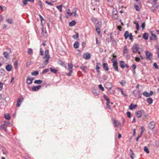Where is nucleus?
<instances>
[{"label":"nucleus","instance_id":"obj_33","mask_svg":"<svg viewBox=\"0 0 159 159\" xmlns=\"http://www.w3.org/2000/svg\"><path fill=\"white\" fill-rule=\"evenodd\" d=\"M42 81L41 80H37L34 81V83L35 84H40L42 83Z\"/></svg>","mask_w":159,"mask_h":159},{"label":"nucleus","instance_id":"obj_18","mask_svg":"<svg viewBox=\"0 0 159 159\" xmlns=\"http://www.w3.org/2000/svg\"><path fill=\"white\" fill-rule=\"evenodd\" d=\"M129 32L128 31H126L124 34V37L125 39H127L129 35Z\"/></svg>","mask_w":159,"mask_h":159},{"label":"nucleus","instance_id":"obj_35","mask_svg":"<svg viewBox=\"0 0 159 159\" xmlns=\"http://www.w3.org/2000/svg\"><path fill=\"white\" fill-rule=\"evenodd\" d=\"M143 95L145 97H149V93H148L146 91L144 92L143 93Z\"/></svg>","mask_w":159,"mask_h":159},{"label":"nucleus","instance_id":"obj_12","mask_svg":"<svg viewBox=\"0 0 159 159\" xmlns=\"http://www.w3.org/2000/svg\"><path fill=\"white\" fill-rule=\"evenodd\" d=\"M103 69L106 71H108L109 70L108 65L107 63H104L103 64Z\"/></svg>","mask_w":159,"mask_h":159},{"label":"nucleus","instance_id":"obj_38","mask_svg":"<svg viewBox=\"0 0 159 159\" xmlns=\"http://www.w3.org/2000/svg\"><path fill=\"white\" fill-rule=\"evenodd\" d=\"M39 16H40V19L41 21V23L43 24H43H45V20L44 19V18H43V17H42V16H41L40 15H39Z\"/></svg>","mask_w":159,"mask_h":159},{"label":"nucleus","instance_id":"obj_54","mask_svg":"<svg viewBox=\"0 0 159 159\" xmlns=\"http://www.w3.org/2000/svg\"><path fill=\"white\" fill-rule=\"evenodd\" d=\"M113 123L115 125V127H117L118 126L117 125V123L116 120H114L113 122Z\"/></svg>","mask_w":159,"mask_h":159},{"label":"nucleus","instance_id":"obj_29","mask_svg":"<svg viewBox=\"0 0 159 159\" xmlns=\"http://www.w3.org/2000/svg\"><path fill=\"white\" fill-rule=\"evenodd\" d=\"M80 68L85 72L86 73V69L87 68L86 66L84 65H82L80 66Z\"/></svg>","mask_w":159,"mask_h":159},{"label":"nucleus","instance_id":"obj_32","mask_svg":"<svg viewBox=\"0 0 159 159\" xmlns=\"http://www.w3.org/2000/svg\"><path fill=\"white\" fill-rule=\"evenodd\" d=\"M103 97L104 99L106 100L107 101V102H108V103L109 102H110V100L107 97V95H106L105 94H104L103 95Z\"/></svg>","mask_w":159,"mask_h":159},{"label":"nucleus","instance_id":"obj_3","mask_svg":"<svg viewBox=\"0 0 159 159\" xmlns=\"http://www.w3.org/2000/svg\"><path fill=\"white\" fill-rule=\"evenodd\" d=\"M113 68L115 71H118L119 70L118 69V63L116 59V60L115 61H113Z\"/></svg>","mask_w":159,"mask_h":159},{"label":"nucleus","instance_id":"obj_31","mask_svg":"<svg viewBox=\"0 0 159 159\" xmlns=\"http://www.w3.org/2000/svg\"><path fill=\"white\" fill-rule=\"evenodd\" d=\"M4 117L7 120H9L11 118L9 114H5Z\"/></svg>","mask_w":159,"mask_h":159},{"label":"nucleus","instance_id":"obj_40","mask_svg":"<svg viewBox=\"0 0 159 159\" xmlns=\"http://www.w3.org/2000/svg\"><path fill=\"white\" fill-rule=\"evenodd\" d=\"M136 25V29L138 31L139 30V25L138 22H135L134 23Z\"/></svg>","mask_w":159,"mask_h":159},{"label":"nucleus","instance_id":"obj_9","mask_svg":"<svg viewBox=\"0 0 159 159\" xmlns=\"http://www.w3.org/2000/svg\"><path fill=\"white\" fill-rule=\"evenodd\" d=\"M91 55L90 53L88 52L84 53L83 55V58L85 60H89L90 59Z\"/></svg>","mask_w":159,"mask_h":159},{"label":"nucleus","instance_id":"obj_8","mask_svg":"<svg viewBox=\"0 0 159 159\" xmlns=\"http://www.w3.org/2000/svg\"><path fill=\"white\" fill-rule=\"evenodd\" d=\"M23 97H21L18 98L17 103L16 105V106L17 107H19L20 106L21 104L23 101Z\"/></svg>","mask_w":159,"mask_h":159},{"label":"nucleus","instance_id":"obj_61","mask_svg":"<svg viewBox=\"0 0 159 159\" xmlns=\"http://www.w3.org/2000/svg\"><path fill=\"white\" fill-rule=\"evenodd\" d=\"M126 82L124 80H122V81L120 83L122 85H124Z\"/></svg>","mask_w":159,"mask_h":159},{"label":"nucleus","instance_id":"obj_42","mask_svg":"<svg viewBox=\"0 0 159 159\" xmlns=\"http://www.w3.org/2000/svg\"><path fill=\"white\" fill-rule=\"evenodd\" d=\"M73 37L74 39H76L77 38H78L79 37V34L78 33H76L75 35H73Z\"/></svg>","mask_w":159,"mask_h":159},{"label":"nucleus","instance_id":"obj_64","mask_svg":"<svg viewBox=\"0 0 159 159\" xmlns=\"http://www.w3.org/2000/svg\"><path fill=\"white\" fill-rule=\"evenodd\" d=\"M135 60L137 62H139L140 60V59L139 57H135Z\"/></svg>","mask_w":159,"mask_h":159},{"label":"nucleus","instance_id":"obj_17","mask_svg":"<svg viewBox=\"0 0 159 159\" xmlns=\"http://www.w3.org/2000/svg\"><path fill=\"white\" fill-rule=\"evenodd\" d=\"M0 129H3L5 131H7V127L6 126L5 124H1L0 125Z\"/></svg>","mask_w":159,"mask_h":159},{"label":"nucleus","instance_id":"obj_27","mask_svg":"<svg viewBox=\"0 0 159 159\" xmlns=\"http://www.w3.org/2000/svg\"><path fill=\"white\" fill-rule=\"evenodd\" d=\"M79 43L78 42H76L74 44V48H79Z\"/></svg>","mask_w":159,"mask_h":159},{"label":"nucleus","instance_id":"obj_36","mask_svg":"<svg viewBox=\"0 0 159 159\" xmlns=\"http://www.w3.org/2000/svg\"><path fill=\"white\" fill-rule=\"evenodd\" d=\"M6 21L9 24H11L13 23V21L12 19H7Z\"/></svg>","mask_w":159,"mask_h":159},{"label":"nucleus","instance_id":"obj_50","mask_svg":"<svg viewBox=\"0 0 159 159\" xmlns=\"http://www.w3.org/2000/svg\"><path fill=\"white\" fill-rule=\"evenodd\" d=\"M43 49L40 48V54L41 56H43Z\"/></svg>","mask_w":159,"mask_h":159},{"label":"nucleus","instance_id":"obj_53","mask_svg":"<svg viewBox=\"0 0 159 159\" xmlns=\"http://www.w3.org/2000/svg\"><path fill=\"white\" fill-rule=\"evenodd\" d=\"M110 103V102H109L108 103V102H107V107L109 109H111V106H110V105H109V104Z\"/></svg>","mask_w":159,"mask_h":159},{"label":"nucleus","instance_id":"obj_37","mask_svg":"<svg viewBox=\"0 0 159 159\" xmlns=\"http://www.w3.org/2000/svg\"><path fill=\"white\" fill-rule=\"evenodd\" d=\"M50 71L51 72H53V73H55V74H56L57 73V70L56 69L52 68L51 67H50Z\"/></svg>","mask_w":159,"mask_h":159},{"label":"nucleus","instance_id":"obj_39","mask_svg":"<svg viewBox=\"0 0 159 159\" xmlns=\"http://www.w3.org/2000/svg\"><path fill=\"white\" fill-rule=\"evenodd\" d=\"M144 151L146 152L148 154L149 153V151L148 150L147 147L146 146L144 147Z\"/></svg>","mask_w":159,"mask_h":159},{"label":"nucleus","instance_id":"obj_24","mask_svg":"<svg viewBox=\"0 0 159 159\" xmlns=\"http://www.w3.org/2000/svg\"><path fill=\"white\" fill-rule=\"evenodd\" d=\"M136 115L138 117H140L142 115V112L141 111H138L136 112Z\"/></svg>","mask_w":159,"mask_h":159},{"label":"nucleus","instance_id":"obj_4","mask_svg":"<svg viewBox=\"0 0 159 159\" xmlns=\"http://www.w3.org/2000/svg\"><path fill=\"white\" fill-rule=\"evenodd\" d=\"M100 22H99L98 21L95 25V29L96 32L98 34H100Z\"/></svg>","mask_w":159,"mask_h":159},{"label":"nucleus","instance_id":"obj_48","mask_svg":"<svg viewBox=\"0 0 159 159\" xmlns=\"http://www.w3.org/2000/svg\"><path fill=\"white\" fill-rule=\"evenodd\" d=\"M109 91V93L111 94H114V91L111 89H108Z\"/></svg>","mask_w":159,"mask_h":159},{"label":"nucleus","instance_id":"obj_6","mask_svg":"<svg viewBox=\"0 0 159 159\" xmlns=\"http://www.w3.org/2000/svg\"><path fill=\"white\" fill-rule=\"evenodd\" d=\"M155 126V123L154 121H151L148 124V127L149 128L151 129H154Z\"/></svg>","mask_w":159,"mask_h":159},{"label":"nucleus","instance_id":"obj_30","mask_svg":"<svg viewBox=\"0 0 159 159\" xmlns=\"http://www.w3.org/2000/svg\"><path fill=\"white\" fill-rule=\"evenodd\" d=\"M39 72L38 71H35L32 72L31 73L32 75L37 76L39 75Z\"/></svg>","mask_w":159,"mask_h":159},{"label":"nucleus","instance_id":"obj_1","mask_svg":"<svg viewBox=\"0 0 159 159\" xmlns=\"http://www.w3.org/2000/svg\"><path fill=\"white\" fill-rule=\"evenodd\" d=\"M43 59H47L43 62L45 66L47 65L48 63V61L50 58V55L49 54V50H46L45 52V56L43 58Z\"/></svg>","mask_w":159,"mask_h":159},{"label":"nucleus","instance_id":"obj_49","mask_svg":"<svg viewBox=\"0 0 159 159\" xmlns=\"http://www.w3.org/2000/svg\"><path fill=\"white\" fill-rule=\"evenodd\" d=\"M32 52H33V50H32V49L30 48L28 49V53L29 54H31L32 53Z\"/></svg>","mask_w":159,"mask_h":159},{"label":"nucleus","instance_id":"obj_22","mask_svg":"<svg viewBox=\"0 0 159 159\" xmlns=\"http://www.w3.org/2000/svg\"><path fill=\"white\" fill-rule=\"evenodd\" d=\"M93 94L95 96H97L99 94V91L96 89L93 90Z\"/></svg>","mask_w":159,"mask_h":159},{"label":"nucleus","instance_id":"obj_34","mask_svg":"<svg viewBox=\"0 0 159 159\" xmlns=\"http://www.w3.org/2000/svg\"><path fill=\"white\" fill-rule=\"evenodd\" d=\"M62 5H60L59 6H56L57 8L58 9L60 12H61L62 11Z\"/></svg>","mask_w":159,"mask_h":159},{"label":"nucleus","instance_id":"obj_45","mask_svg":"<svg viewBox=\"0 0 159 159\" xmlns=\"http://www.w3.org/2000/svg\"><path fill=\"white\" fill-rule=\"evenodd\" d=\"M134 7L137 11H140V9L139 7L137 5H134Z\"/></svg>","mask_w":159,"mask_h":159},{"label":"nucleus","instance_id":"obj_14","mask_svg":"<svg viewBox=\"0 0 159 159\" xmlns=\"http://www.w3.org/2000/svg\"><path fill=\"white\" fill-rule=\"evenodd\" d=\"M32 83V80H31L30 79V77L28 76L27 77L26 81V83L28 84H31Z\"/></svg>","mask_w":159,"mask_h":159},{"label":"nucleus","instance_id":"obj_10","mask_svg":"<svg viewBox=\"0 0 159 159\" xmlns=\"http://www.w3.org/2000/svg\"><path fill=\"white\" fill-rule=\"evenodd\" d=\"M47 32L45 29L43 28V27L42 28V33L41 34L43 37H46L47 36Z\"/></svg>","mask_w":159,"mask_h":159},{"label":"nucleus","instance_id":"obj_20","mask_svg":"<svg viewBox=\"0 0 159 159\" xmlns=\"http://www.w3.org/2000/svg\"><path fill=\"white\" fill-rule=\"evenodd\" d=\"M101 65V63L100 62H98L97 63V65L96 66V70L97 72H99V69L100 68V67L99 66Z\"/></svg>","mask_w":159,"mask_h":159},{"label":"nucleus","instance_id":"obj_7","mask_svg":"<svg viewBox=\"0 0 159 159\" xmlns=\"http://www.w3.org/2000/svg\"><path fill=\"white\" fill-rule=\"evenodd\" d=\"M139 48L138 46L135 44H134L132 47V50L134 53L138 51Z\"/></svg>","mask_w":159,"mask_h":159},{"label":"nucleus","instance_id":"obj_11","mask_svg":"<svg viewBox=\"0 0 159 159\" xmlns=\"http://www.w3.org/2000/svg\"><path fill=\"white\" fill-rule=\"evenodd\" d=\"M41 87V86L40 85L33 86L32 88V91H38L40 89Z\"/></svg>","mask_w":159,"mask_h":159},{"label":"nucleus","instance_id":"obj_55","mask_svg":"<svg viewBox=\"0 0 159 159\" xmlns=\"http://www.w3.org/2000/svg\"><path fill=\"white\" fill-rule=\"evenodd\" d=\"M127 51H128V50H127V46H125L124 47V51H123V52L124 53L127 52Z\"/></svg>","mask_w":159,"mask_h":159},{"label":"nucleus","instance_id":"obj_25","mask_svg":"<svg viewBox=\"0 0 159 159\" xmlns=\"http://www.w3.org/2000/svg\"><path fill=\"white\" fill-rule=\"evenodd\" d=\"M76 22L75 20H73L69 23V25L70 26H73L76 24Z\"/></svg>","mask_w":159,"mask_h":159},{"label":"nucleus","instance_id":"obj_19","mask_svg":"<svg viewBox=\"0 0 159 159\" xmlns=\"http://www.w3.org/2000/svg\"><path fill=\"white\" fill-rule=\"evenodd\" d=\"M146 101L149 105L151 104L153 102V100L152 98H150L147 99Z\"/></svg>","mask_w":159,"mask_h":159},{"label":"nucleus","instance_id":"obj_59","mask_svg":"<svg viewBox=\"0 0 159 159\" xmlns=\"http://www.w3.org/2000/svg\"><path fill=\"white\" fill-rule=\"evenodd\" d=\"M3 84L2 82H0V91H1L2 89Z\"/></svg>","mask_w":159,"mask_h":159},{"label":"nucleus","instance_id":"obj_52","mask_svg":"<svg viewBox=\"0 0 159 159\" xmlns=\"http://www.w3.org/2000/svg\"><path fill=\"white\" fill-rule=\"evenodd\" d=\"M22 3L24 6H26L27 4V1L26 0H23Z\"/></svg>","mask_w":159,"mask_h":159},{"label":"nucleus","instance_id":"obj_43","mask_svg":"<svg viewBox=\"0 0 159 159\" xmlns=\"http://www.w3.org/2000/svg\"><path fill=\"white\" fill-rule=\"evenodd\" d=\"M141 132L140 134H143V133L144 132V131L145 130V129H144V126H142L141 127Z\"/></svg>","mask_w":159,"mask_h":159},{"label":"nucleus","instance_id":"obj_5","mask_svg":"<svg viewBox=\"0 0 159 159\" xmlns=\"http://www.w3.org/2000/svg\"><path fill=\"white\" fill-rule=\"evenodd\" d=\"M104 87L107 89H111L112 87V85L111 83L107 82L104 84Z\"/></svg>","mask_w":159,"mask_h":159},{"label":"nucleus","instance_id":"obj_46","mask_svg":"<svg viewBox=\"0 0 159 159\" xmlns=\"http://www.w3.org/2000/svg\"><path fill=\"white\" fill-rule=\"evenodd\" d=\"M67 13L70 16L73 14V13L70 12V9H68L67 11Z\"/></svg>","mask_w":159,"mask_h":159},{"label":"nucleus","instance_id":"obj_16","mask_svg":"<svg viewBox=\"0 0 159 159\" xmlns=\"http://www.w3.org/2000/svg\"><path fill=\"white\" fill-rule=\"evenodd\" d=\"M12 68V66L10 64L7 65L6 66V70L8 71H10L11 70Z\"/></svg>","mask_w":159,"mask_h":159},{"label":"nucleus","instance_id":"obj_13","mask_svg":"<svg viewBox=\"0 0 159 159\" xmlns=\"http://www.w3.org/2000/svg\"><path fill=\"white\" fill-rule=\"evenodd\" d=\"M137 107L136 105H134L133 103H131L129 106V109L130 110H132L135 109Z\"/></svg>","mask_w":159,"mask_h":159},{"label":"nucleus","instance_id":"obj_60","mask_svg":"<svg viewBox=\"0 0 159 159\" xmlns=\"http://www.w3.org/2000/svg\"><path fill=\"white\" fill-rule=\"evenodd\" d=\"M102 78L104 80H106L107 79L108 77L106 75H103V77H102Z\"/></svg>","mask_w":159,"mask_h":159},{"label":"nucleus","instance_id":"obj_26","mask_svg":"<svg viewBox=\"0 0 159 159\" xmlns=\"http://www.w3.org/2000/svg\"><path fill=\"white\" fill-rule=\"evenodd\" d=\"M148 34L147 33H145L143 34V37L145 40H147L148 39Z\"/></svg>","mask_w":159,"mask_h":159},{"label":"nucleus","instance_id":"obj_28","mask_svg":"<svg viewBox=\"0 0 159 159\" xmlns=\"http://www.w3.org/2000/svg\"><path fill=\"white\" fill-rule=\"evenodd\" d=\"M120 67L122 68H124L125 67V65H124V62L123 61H120Z\"/></svg>","mask_w":159,"mask_h":159},{"label":"nucleus","instance_id":"obj_41","mask_svg":"<svg viewBox=\"0 0 159 159\" xmlns=\"http://www.w3.org/2000/svg\"><path fill=\"white\" fill-rule=\"evenodd\" d=\"M98 88L101 89L102 91H104V88L102 87V84H99L98 86Z\"/></svg>","mask_w":159,"mask_h":159},{"label":"nucleus","instance_id":"obj_58","mask_svg":"<svg viewBox=\"0 0 159 159\" xmlns=\"http://www.w3.org/2000/svg\"><path fill=\"white\" fill-rule=\"evenodd\" d=\"M49 71V69H46L45 70H43V72H42V73L43 74H44V73H47V72H48Z\"/></svg>","mask_w":159,"mask_h":159},{"label":"nucleus","instance_id":"obj_63","mask_svg":"<svg viewBox=\"0 0 159 159\" xmlns=\"http://www.w3.org/2000/svg\"><path fill=\"white\" fill-rule=\"evenodd\" d=\"M76 9H75V11H74V12H73V13H74V16H78V15L76 13V11H77Z\"/></svg>","mask_w":159,"mask_h":159},{"label":"nucleus","instance_id":"obj_57","mask_svg":"<svg viewBox=\"0 0 159 159\" xmlns=\"http://www.w3.org/2000/svg\"><path fill=\"white\" fill-rule=\"evenodd\" d=\"M126 114L127 116L129 118H130L131 117V113L129 111H128L127 112Z\"/></svg>","mask_w":159,"mask_h":159},{"label":"nucleus","instance_id":"obj_21","mask_svg":"<svg viewBox=\"0 0 159 159\" xmlns=\"http://www.w3.org/2000/svg\"><path fill=\"white\" fill-rule=\"evenodd\" d=\"M5 71L2 68L0 69V76H3L5 74Z\"/></svg>","mask_w":159,"mask_h":159},{"label":"nucleus","instance_id":"obj_47","mask_svg":"<svg viewBox=\"0 0 159 159\" xmlns=\"http://www.w3.org/2000/svg\"><path fill=\"white\" fill-rule=\"evenodd\" d=\"M128 37H129V39L131 41H132L133 40V36H132V34L131 33H130L129 34V36Z\"/></svg>","mask_w":159,"mask_h":159},{"label":"nucleus","instance_id":"obj_15","mask_svg":"<svg viewBox=\"0 0 159 159\" xmlns=\"http://www.w3.org/2000/svg\"><path fill=\"white\" fill-rule=\"evenodd\" d=\"M68 69L69 70V71L71 72H72L73 69V64L71 63H68Z\"/></svg>","mask_w":159,"mask_h":159},{"label":"nucleus","instance_id":"obj_51","mask_svg":"<svg viewBox=\"0 0 159 159\" xmlns=\"http://www.w3.org/2000/svg\"><path fill=\"white\" fill-rule=\"evenodd\" d=\"M18 62L17 61H16L14 64V66L15 69H17V68Z\"/></svg>","mask_w":159,"mask_h":159},{"label":"nucleus","instance_id":"obj_23","mask_svg":"<svg viewBox=\"0 0 159 159\" xmlns=\"http://www.w3.org/2000/svg\"><path fill=\"white\" fill-rule=\"evenodd\" d=\"M152 37H151L150 39L151 40H156L157 38L156 35L153 33L151 34Z\"/></svg>","mask_w":159,"mask_h":159},{"label":"nucleus","instance_id":"obj_44","mask_svg":"<svg viewBox=\"0 0 159 159\" xmlns=\"http://www.w3.org/2000/svg\"><path fill=\"white\" fill-rule=\"evenodd\" d=\"M3 55H4V56L5 58H8V54L7 52H5L3 53Z\"/></svg>","mask_w":159,"mask_h":159},{"label":"nucleus","instance_id":"obj_2","mask_svg":"<svg viewBox=\"0 0 159 159\" xmlns=\"http://www.w3.org/2000/svg\"><path fill=\"white\" fill-rule=\"evenodd\" d=\"M145 55L147 60H152L153 54L151 52L149 51H146Z\"/></svg>","mask_w":159,"mask_h":159},{"label":"nucleus","instance_id":"obj_56","mask_svg":"<svg viewBox=\"0 0 159 159\" xmlns=\"http://www.w3.org/2000/svg\"><path fill=\"white\" fill-rule=\"evenodd\" d=\"M142 135V134H140L138 136V137H137V138L136 139V140L137 142H138L139 141V139L141 137Z\"/></svg>","mask_w":159,"mask_h":159},{"label":"nucleus","instance_id":"obj_62","mask_svg":"<svg viewBox=\"0 0 159 159\" xmlns=\"http://www.w3.org/2000/svg\"><path fill=\"white\" fill-rule=\"evenodd\" d=\"M157 57L159 58V47H157Z\"/></svg>","mask_w":159,"mask_h":159}]
</instances>
